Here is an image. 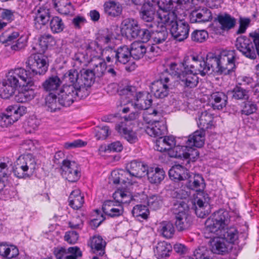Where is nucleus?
I'll return each mask as SVG.
<instances>
[{
    "label": "nucleus",
    "mask_w": 259,
    "mask_h": 259,
    "mask_svg": "<svg viewBox=\"0 0 259 259\" xmlns=\"http://www.w3.org/2000/svg\"><path fill=\"white\" fill-rule=\"evenodd\" d=\"M239 60L235 50H223L220 55L208 53L205 58L209 73L216 72L221 74L229 75L235 71L236 63Z\"/></svg>",
    "instance_id": "obj_1"
},
{
    "label": "nucleus",
    "mask_w": 259,
    "mask_h": 259,
    "mask_svg": "<svg viewBox=\"0 0 259 259\" xmlns=\"http://www.w3.org/2000/svg\"><path fill=\"white\" fill-rule=\"evenodd\" d=\"M147 167L148 166L141 161L132 160L126 164L125 170L112 172V182L114 184H119L121 182L125 185L124 188L128 190V186L136 183L137 179L145 175Z\"/></svg>",
    "instance_id": "obj_2"
},
{
    "label": "nucleus",
    "mask_w": 259,
    "mask_h": 259,
    "mask_svg": "<svg viewBox=\"0 0 259 259\" xmlns=\"http://www.w3.org/2000/svg\"><path fill=\"white\" fill-rule=\"evenodd\" d=\"M115 201H105L102 205V210L105 215L110 218H116L122 215L123 207L122 204L130 203L132 199L130 188L123 187L118 189L113 194Z\"/></svg>",
    "instance_id": "obj_3"
},
{
    "label": "nucleus",
    "mask_w": 259,
    "mask_h": 259,
    "mask_svg": "<svg viewBox=\"0 0 259 259\" xmlns=\"http://www.w3.org/2000/svg\"><path fill=\"white\" fill-rule=\"evenodd\" d=\"M161 19L163 23L167 26L174 39L182 41L188 38L190 25L184 20H178L177 15L175 12H169L161 16Z\"/></svg>",
    "instance_id": "obj_4"
},
{
    "label": "nucleus",
    "mask_w": 259,
    "mask_h": 259,
    "mask_svg": "<svg viewBox=\"0 0 259 259\" xmlns=\"http://www.w3.org/2000/svg\"><path fill=\"white\" fill-rule=\"evenodd\" d=\"M230 221V216L227 210L221 209L214 212L205 221L204 236L206 238L218 236L224 228L228 226Z\"/></svg>",
    "instance_id": "obj_5"
},
{
    "label": "nucleus",
    "mask_w": 259,
    "mask_h": 259,
    "mask_svg": "<svg viewBox=\"0 0 259 259\" xmlns=\"http://www.w3.org/2000/svg\"><path fill=\"white\" fill-rule=\"evenodd\" d=\"M62 82H65L61 90L64 92L65 96H68L69 102L71 100H76L79 98V93L80 92V78L78 71L74 69L66 72L62 78ZM70 102H69V103Z\"/></svg>",
    "instance_id": "obj_6"
},
{
    "label": "nucleus",
    "mask_w": 259,
    "mask_h": 259,
    "mask_svg": "<svg viewBox=\"0 0 259 259\" xmlns=\"http://www.w3.org/2000/svg\"><path fill=\"white\" fill-rule=\"evenodd\" d=\"M36 167V161L32 155H22L15 162L13 172L19 178L30 177L33 175Z\"/></svg>",
    "instance_id": "obj_7"
},
{
    "label": "nucleus",
    "mask_w": 259,
    "mask_h": 259,
    "mask_svg": "<svg viewBox=\"0 0 259 259\" xmlns=\"http://www.w3.org/2000/svg\"><path fill=\"white\" fill-rule=\"evenodd\" d=\"M120 95H126L128 98L133 97L135 103L134 107L139 110H146L152 105L153 100L151 94L147 92H137L136 87L127 85L120 91Z\"/></svg>",
    "instance_id": "obj_8"
},
{
    "label": "nucleus",
    "mask_w": 259,
    "mask_h": 259,
    "mask_svg": "<svg viewBox=\"0 0 259 259\" xmlns=\"http://www.w3.org/2000/svg\"><path fill=\"white\" fill-rule=\"evenodd\" d=\"M31 75L24 68H16L8 73L4 81L5 83L16 90L18 87L24 86L26 84L32 86L33 79H31Z\"/></svg>",
    "instance_id": "obj_9"
},
{
    "label": "nucleus",
    "mask_w": 259,
    "mask_h": 259,
    "mask_svg": "<svg viewBox=\"0 0 259 259\" xmlns=\"http://www.w3.org/2000/svg\"><path fill=\"white\" fill-rule=\"evenodd\" d=\"M183 201L175 203L171 208V212L175 215V225L178 231L188 229L192 224L191 217L186 212Z\"/></svg>",
    "instance_id": "obj_10"
},
{
    "label": "nucleus",
    "mask_w": 259,
    "mask_h": 259,
    "mask_svg": "<svg viewBox=\"0 0 259 259\" xmlns=\"http://www.w3.org/2000/svg\"><path fill=\"white\" fill-rule=\"evenodd\" d=\"M48 58L41 54H35L28 58L26 62L29 69L27 70L28 74H31V79L36 74H44L48 70L49 64Z\"/></svg>",
    "instance_id": "obj_11"
},
{
    "label": "nucleus",
    "mask_w": 259,
    "mask_h": 259,
    "mask_svg": "<svg viewBox=\"0 0 259 259\" xmlns=\"http://www.w3.org/2000/svg\"><path fill=\"white\" fill-rule=\"evenodd\" d=\"M68 96H65L64 92L61 90L59 93H49L45 98L46 106L47 108V110L50 112H55L57 110H59L61 106L68 107L70 106L74 102V100H71L70 103H69Z\"/></svg>",
    "instance_id": "obj_12"
},
{
    "label": "nucleus",
    "mask_w": 259,
    "mask_h": 259,
    "mask_svg": "<svg viewBox=\"0 0 259 259\" xmlns=\"http://www.w3.org/2000/svg\"><path fill=\"white\" fill-rule=\"evenodd\" d=\"M235 47L245 57L252 60L256 59V54L252 38L240 36L236 39Z\"/></svg>",
    "instance_id": "obj_13"
},
{
    "label": "nucleus",
    "mask_w": 259,
    "mask_h": 259,
    "mask_svg": "<svg viewBox=\"0 0 259 259\" xmlns=\"http://www.w3.org/2000/svg\"><path fill=\"white\" fill-rule=\"evenodd\" d=\"M180 184L181 186L185 185L186 188H188L190 191L191 190H194L199 192L200 196L203 195L205 183L201 175L194 174L189 171V175L185 181L182 182Z\"/></svg>",
    "instance_id": "obj_14"
},
{
    "label": "nucleus",
    "mask_w": 259,
    "mask_h": 259,
    "mask_svg": "<svg viewBox=\"0 0 259 259\" xmlns=\"http://www.w3.org/2000/svg\"><path fill=\"white\" fill-rule=\"evenodd\" d=\"M62 176L70 182H75L81 176L80 168L77 163L69 160H64L61 166Z\"/></svg>",
    "instance_id": "obj_15"
},
{
    "label": "nucleus",
    "mask_w": 259,
    "mask_h": 259,
    "mask_svg": "<svg viewBox=\"0 0 259 259\" xmlns=\"http://www.w3.org/2000/svg\"><path fill=\"white\" fill-rule=\"evenodd\" d=\"M171 76L164 77L155 81L151 85V91L157 98L163 99L167 96L169 89L172 88Z\"/></svg>",
    "instance_id": "obj_16"
},
{
    "label": "nucleus",
    "mask_w": 259,
    "mask_h": 259,
    "mask_svg": "<svg viewBox=\"0 0 259 259\" xmlns=\"http://www.w3.org/2000/svg\"><path fill=\"white\" fill-rule=\"evenodd\" d=\"M34 11V27L39 30L45 26L50 21L51 19L50 10L44 7H36Z\"/></svg>",
    "instance_id": "obj_17"
},
{
    "label": "nucleus",
    "mask_w": 259,
    "mask_h": 259,
    "mask_svg": "<svg viewBox=\"0 0 259 259\" xmlns=\"http://www.w3.org/2000/svg\"><path fill=\"white\" fill-rule=\"evenodd\" d=\"M190 59L192 60V63H189V69L194 71L196 74H200L204 76L209 73V67H207L205 59L198 56H190Z\"/></svg>",
    "instance_id": "obj_18"
},
{
    "label": "nucleus",
    "mask_w": 259,
    "mask_h": 259,
    "mask_svg": "<svg viewBox=\"0 0 259 259\" xmlns=\"http://www.w3.org/2000/svg\"><path fill=\"white\" fill-rule=\"evenodd\" d=\"M214 21L219 24L222 30L227 31L233 29L237 23V19L226 12L218 14Z\"/></svg>",
    "instance_id": "obj_19"
},
{
    "label": "nucleus",
    "mask_w": 259,
    "mask_h": 259,
    "mask_svg": "<svg viewBox=\"0 0 259 259\" xmlns=\"http://www.w3.org/2000/svg\"><path fill=\"white\" fill-rule=\"evenodd\" d=\"M152 41L155 44H162L165 42L168 36L167 26L162 21L158 23L154 28H152Z\"/></svg>",
    "instance_id": "obj_20"
},
{
    "label": "nucleus",
    "mask_w": 259,
    "mask_h": 259,
    "mask_svg": "<svg viewBox=\"0 0 259 259\" xmlns=\"http://www.w3.org/2000/svg\"><path fill=\"white\" fill-rule=\"evenodd\" d=\"M212 19L211 12L207 8L204 7L193 11L190 15L191 23H205Z\"/></svg>",
    "instance_id": "obj_21"
},
{
    "label": "nucleus",
    "mask_w": 259,
    "mask_h": 259,
    "mask_svg": "<svg viewBox=\"0 0 259 259\" xmlns=\"http://www.w3.org/2000/svg\"><path fill=\"white\" fill-rule=\"evenodd\" d=\"M179 79L181 84L185 89L194 88L199 82L197 75L189 68L187 70H183Z\"/></svg>",
    "instance_id": "obj_22"
},
{
    "label": "nucleus",
    "mask_w": 259,
    "mask_h": 259,
    "mask_svg": "<svg viewBox=\"0 0 259 259\" xmlns=\"http://www.w3.org/2000/svg\"><path fill=\"white\" fill-rule=\"evenodd\" d=\"M122 25L127 37L135 39L139 36L141 28L136 20L133 19H126L122 21Z\"/></svg>",
    "instance_id": "obj_23"
},
{
    "label": "nucleus",
    "mask_w": 259,
    "mask_h": 259,
    "mask_svg": "<svg viewBox=\"0 0 259 259\" xmlns=\"http://www.w3.org/2000/svg\"><path fill=\"white\" fill-rule=\"evenodd\" d=\"M155 11V8L151 4L150 5H144V6L142 7L140 16L143 20L147 23L146 25L149 28H154L157 24L156 22L153 21Z\"/></svg>",
    "instance_id": "obj_24"
},
{
    "label": "nucleus",
    "mask_w": 259,
    "mask_h": 259,
    "mask_svg": "<svg viewBox=\"0 0 259 259\" xmlns=\"http://www.w3.org/2000/svg\"><path fill=\"white\" fill-rule=\"evenodd\" d=\"M192 152H195V150L190 148L188 145L177 146L175 145L168 151V154L171 157L187 159L190 158ZM195 153H196L197 152L195 151Z\"/></svg>",
    "instance_id": "obj_25"
},
{
    "label": "nucleus",
    "mask_w": 259,
    "mask_h": 259,
    "mask_svg": "<svg viewBox=\"0 0 259 259\" xmlns=\"http://www.w3.org/2000/svg\"><path fill=\"white\" fill-rule=\"evenodd\" d=\"M145 175L147 176L148 180L150 183L158 185L164 179L165 171L163 168L158 167L148 166Z\"/></svg>",
    "instance_id": "obj_26"
},
{
    "label": "nucleus",
    "mask_w": 259,
    "mask_h": 259,
    "mask_svg": "<svg viewBox=\"0 0 259 259\" xmlns=\"http://www.w3.org/2000/svg\"><path fill=\"white\" fill-rule=\"evenodd\" d=\"M62 83L61 79L57 75H52L42 83L41 87L45 91L49 93H57Z\"/></svg>",
    "instance_id": "obj_27"
},
{
    "label": "nucleus",
    "mask_w": 259,
    "mask_h": 259,
    "mask_svg": "<svg viewBox=\"0 0 259 259\" xmlns=\"http://www.w3.org/2000/svg\"><path fill=\"white\" fill-rule=\"evenodd\" d=\"M205 136V131H195L189 136L186 144L191 148L193 147L201 148L204 144Z\"/></svg>",
    "instance_id": "obj_28"
},
{
    "label": "nucleus",
    "mask_w": 259,
    "mask_h": 259,
    "mask_svg": "<svg viewBox=\"0 0 259 259\" xmlns=\"http://www.w3.org/2000/svg\"><path fill=\"white\" fill-rule=\"evenodd\" d=\"M153 249L157 259H166L170 256L172 246L170 244L163 241L159 242Z\"/></svg>",
    "instance_id": "obj_29"
},
{
    "label": "nucleus",
    "mask_w": 259,
    "mask_h": 259,
    "mask_svg": "<svg viewBox=\"0 0 259 259\" xmlns=\"http://www.w3.org/2000/svg\"><path fill=\"white\" fill-rule=\"evenodd\" d=\"M213 119L212 115L207 111L199 113L197 123L199 130L215 128L213 124Z\"/></svg>",
    "instance_id": "obj_30"
},
{
    "label": "nucleus",
    "mask_w": 259,
    "mask_h": 259,
    "mask_svg": "<svg viewBox=\"0 0 259 259\" xmlns=\"http://www.w3.org/2000/svg\"><path fill=\"white\" fill-rule=\"evenodd\" d=\"M189 171L181 165L174 166L169 171L170 178L178 180L177 186H181L180 184L184 182L189 175Z\"/></svg>",
    "instance_id": "obj_31"
},
{
    "label": "nucleus",
    "mask_w": 259,
    "mask_h": 259,
    "mask_svg": "<svg viewBox=\"0 0 259 259\" xmlns=\"http://www.w3.org/2000/svg\"><path fill=\"white\" fill-rule=\"evenodd\" d=\"M90 245L94 253L101 256L105 254L106 242L101 236H94L91 238Z\"/></svg>",
    "instance_id": "obj_32"
},
{
    "label": "nucleus",
    "mask_w": 259,
    "mask_h": 259,
    "mask_svg": "<svg viewBox=\"0 0 259 259\" xmlns=\"http://www.w3.org/2000/svg\"><path fill=\"white\" fill-rule=\"evenodd\" d=\"M211 104L213 109L222 110L228 102V97L224 92H216L210 95Z\"/></svg>",
    "instance_id": "obj_33"
},
{
    "label": "nucleus",
    "mask_w": 259,
    "mask_h": 259,
    "mask_svg": "<svg viewBox=\"0 0 259 259\" xmlns=\"http://www.w3.org/2000/svg\"><path fill=\"white\" fill-rule=\"evenodd\" d=\"M157 150L160 152L169 151L176 144L175 138L173 136L160 137L156 142Z\"/></svg>",
    "instance_id": "obj_34"
},
{
    "label": "nucleus",
    "mask_w": 259,
    "mask_h": 259,
    "mask_svg": "<svg viewBox=\"0 0 259 259\" xmlns=\"http://www.w3.org/2000/svg\"><path fill=\"white\" fill-rule=\"evenodd\" d=\"M190 63L191 62L189 56L185 57L182 63H171L169 66L170 73L174 76H177V78H179L183 70H187L189 69Z\"/></svg>",
    "instance_id": "obj_35"
},
{
    "label": "nucleus",
    "mask_w": 259,
    "mask_h": 259,
    "mask_svg": "<svg viewBox=\"0 0 259 259\" xmlns=\"http://www.w3.org/2000/svg\"><path fill=\"white\" fill-rule=\"evenodd\" d=\"M130 50L131 57L135 60H139L147 53V47L141 42L135 41L131 44Z\"/></svg>",
    "instance_id": "obj_36"
},
{
    "label": "nucleus",
    "mask_w": 259,
    "mask_h": 259,
    "mask_svg": "<svg viewBox=\"0 0 259 259\" xmlns=\"http://www.w3.org/2000/svg\"><path fill=\"white\" fill-rule=\"evenodd\" d=\"M209 243L211 251L216 254H222L227 250V245L225 240L218 236L210 238Z\"/></svg>",
    "instance_id": "obj_37"
},
{
    "label": "nucleus",
    "mask_w": 259,
    "mask_h": 259,
    "mask_svg": "<svg viewBox=\"0 0 259 259\" xmlns=\"http://www.w3.org/2000/svg\"><path fill=\"white\" fill-rule=\"evenodd\" d=\"M69 205L74 209H78L84 203V197L79 189L71 192L68 198Z\"/></svg>",
    "instance_id": "obj_38"
},
{
    "label": "nucleus",
    "mask_w": 259,
    "mask_h": 259,
    "mask_svg": "<svg viewBox=\"0 0 259 259\" xmlns=\"http://www.w3.org/2000/svg\"><path fill=\"white\" fill-rule=\"evenodd\" d=\"M116 58L115 64H126L131 59L130 48L127 46H123L116 49Z\"/></svg>",
    "instance_id": "obj_39"
},
{
    "label": "nucleus",
    "mask_w": 259,
    "mask_h": 259,
    "mask_svg": "<svg viewBox=\"0 0 259 259\" xmlns=\"http://www.w3.org/2000/svg\"><path fill=\"white\" fill-rule=\"evenodd\" d=\"M101 119L104 122L114 123L115 124V130H128L127 127L125 126V120H123L118 113L104 116Z\"/></svg>",
    "instance_id": "obj_40"
},
{
    "label": "nucleus",
    "mask_w": 259,
    "mask_h": 259,
    "mask_svg": "<svg viewBox=\"0 0 259 259\" xmlns=\"http://www.w3.org/2000/svg\"><path fill=\"white\" fill-rule=\"evenodd\" d=\"M249 92L248 89L236 84L232 90L228 91V94L236 100H247L249 98Z\"/></svg>",
    "instance_id": "obj_41"
},
{
    "label": "nucleus",
    "mask_w": 259,
    "mask_h": 259,
    "mask_svg": "<svg viewBox=\"0 0 259 259\" xmlns=\"http://www.w3.org/2000/svg\"><path fill=\"white\" fill-rule=\"evenodd\" d=\"M80 89L91 87L95 82V76L92 70L82 69L80 70Z\"/></svg>",
    "instance_id": "obj_42"
},
{
    "label": "nucleus",
    "mask_w": 259,
    "mask_h": 259,
    "mask_svg": "<svg viewBox=\"0 0 259 259\" xmlns=\"http://www.w3.org/2000/svg\"><path fill=\"white\" fill-rule=\"evenodd\" d=\"M219 236L229 243H235L238 239V231L235 227L227 226Z\"/></svg>",
    "instance_id": "obj_43"
},
{
    "label": "nucleus",
    "mask_w": 259,
    "mask_h": 259,
    "mask_svg": "<svg viewBox=\"0 0 259 259\" xmlns=\"http://www.w3.org/2000/svg\"><path fill=\"white\" fill-rule=\"evenodd\" d=\"M175 1L172 0H152L151 5L156 9L157 7L166 12L170 11L175 12L177 9V6H174Z\"/></svg>",
    "instance_id": "obj_44"
},
{
    "label": "nucleus",
    "mask_w": 259,
    "mask_h": 259,
    "mask_svg": "<svg viewBox=\"0 0 259 259\" xmlns=\"http://www.w3.org/2000/svg\"><path fill=\"white\" fill-rule=\"evenodd\" d=\"M54 5L57 11L63 15H67L73 11V6L68 0H54Z\"/></svg>",
    "instance_id": "obj_45"
},
{
    "label": "nucleus",
    "mask_w": 259,
    "mask_h": 259,
    "mask_svg": "<svg viewBox=\"0 0 259 259\" xmlns=\"http://www.w3.org/2000/svg\"><path fill=\"white\" fill-rule=\"evenodd\" d=\"M84 48L87 54L91 57H95L100 55L102 48L99 45L96 40L88 39L85 41Z\"/></svg>",
    "instance_id": "obj_46"
},
{
    "label": "nucleus",
    "mask_w": 259,
    "mask_h": 259,
    "mask_svg": "<svg viewBox=\"0 0 259 259\" xmlns=\"http://www.w3.org/2000/svg\"><path fill=\"white\" fill-rule=\"evenodd\" d=\"M160 234L166 238H171L175 233V229L172 223L168 221L162 222L159 227Z\"/></svg>",
    "instance_id": "obj_47"
},
{
    "label": "nucleus",
    "mask_w": 259,
    "mask_h": 259,
    "mask_svg": "<svg viewBox=\"0 0 259 259\" xmlns=\"http://www.w3.org/2000/svg\"><path fill=\"white\" fill-rule=\"evenodd\" d=\"M19 254L18 248L14 245H8L5 243L0 244V255L3 257L12 258Z\"/></svg>",
    "instance_id": "obj_48"
},
{
    "label": "nucleus",
    "mask_w": 259,
    "mask_h": 259,
    "mask_svg": "<svg viewBox=\"0 0 259 259\" xmlns=\"http://www.w3.org/2000/svg\"><path fill=\"white\" fill-rule=\"evenodd\" d=\"M104 10L108 15L115 17L121 14L122 7L119 4H117L114 2H110L104 4Z\"/></svg>",
    "instance_id": "obj_49"
},
{
    "label": "nucleus",
    "mask_w": 259,
    "mask_h": 259,
    "mask_svg": "<svg viewBox=\"0 0 259 259\" xmlns=\"http://www.w3.org/2000/svg\"><path fill=\"white\" fill-rule=\"evenodd\" d=\"M191 194V192L186 188L185 185L177 186V187L171 191V196L172 198L178 199H186Z\"/></svg>",
    "instance_id": "obj_50"
},
{
    "label": "nucleus",
    "mask_w": 259,
    "mask_h": 259,
    "mask_svg": "<svg viewBox=\"0 0 259 259\" xmlns=\"http://www.w3.org/2000/svg\"><path fill=\"white\" fill-rule=\"evenodd\" d=\"M54 42V37L49 34H45L41 35L38 40V47L40 50H38L39 54L44 53L49 46H52Z\"/></svg>",
    "instance_id": "obj_51"
},
{
    "label": "nucleus",
    "mask_w": 259,
    "mask_h": 259,
    "mask_svg": "<svg viewBox=\"0 0 259 259\" xmlns=\"http://www.w3.org/2000/svg\"><path fill=\"white\" fill-rule=\"evenodd\" d=\"M50 27L53 33H58L64 30L65 24L61 18L54 16L50 20Z\"/></svg>",
    "instance_id": "obj_52"
},
{
    "label": "nucleus",
    "mask_w": 259,
    "mask_h": 259,
    "mask_svg": "<svg viewBox=\"0 0 259 259\" xmlns=\"http://www.w3.org/2000/svg\"><path fill=\"white\" fill-rule=\"evenodd\" d=\"M116 49H114L111 47H107L102 48L100 55L105 58L107 62H116Z\"/></svg>",
    "instance_id": "obj_53"
},
{
    "label": "nucleus",
    "mask_w": 259,
    "mask_h": 259,
    "mask_svg": "<svg viewBox=\"0 0 259 259\" xmlns=\"http://www.w3.org/2000/svg\"><path fill=\"white\" fill-rule=\"evenodd\" d=\"M132 214L136 218H141L143 219H147L149 214V211L146 205L138 204L135 206L132 210Z\"/></svg>",
    "instance_id": "obj_54"
},
{
    "label": "nucleus",
    "mask_w": 259,
    "mask_h": 259,
    "mask_svg": "<svg viewBox=\"0 0 259 259\" xmlns=\"http://www.w3.org/2000/svg\"><path fill=\"white\" fill-rule=\"evenodd\" d=\"M204 197V196H203ZM203 200L201 197H197L196 200V206L195 209L196 214L199 218H204L205 217L208 213V211H203L204 209V207L207 206V202L206 201V198H203Z\"/></svg>",
    "instance_id": "obj_55"
},
{
    "label": "nucleus",
    "mask_w": 259,
    "mask_h": 259,
    "mask_svg": "<svg viewBox=\"0 0 259 259\" xmlns=\"http://www.w3.org/2000/svg\"><path fill=\"white\" fill-rule=\"evenodd\" d=\"M208 33L205 30L196 29L194 30L191 34V40L193 41L199 43H201L205 41L208 38Z\"/></svg>",
    "instance_id": "obj_56"
},
{
    "label": "nucleus",
    "mask_w": 259,
    "mask_h": 259,
    "mask_svg": "<svg viewBox=\"0 0 259 259\" xmlns=\"http://www.w3.org/2000/svg\"><path fill=\"white\" fill-rule=\"evenodd\" d=\"M16 90L5 83L4 81L0 83V97L3 99H9L15 93Z\"/></svg>",
    "instance_id": "obj_57"
},
{
    "label": "nucleus",
    "mask_w": 259,
    "mask_h": 259,
    "mask_svg": "<svg viewBox=\"0 0 259 259\" xmlns=\"http://www.w3.org/2000/svg\"><path fill=\"white\" fill-rule=\"evenodd\" d=\"M18 120V117H14L12 114H0V125L2 127H8Z\"/></svg>",
    "instance_id": "obj_58"
},
{
    "label": "nucleus",
    "mask_w": 259,
    "mask_h": 259,
    "mask_svg": "<svg viewBox=\"0 0 259 259\" xmlns=\"http://www.w3.org/2000/svg\"><path fill=\"white\" fill-rule=\"evenodd\" d=\"M119 135L129 143L132 144L136 143L138 140V136L135 131H118Z\"/></svg>",
    "instance_id": "obj_59"
},
{
    "label": "nucleus",
    "mask_w": 259,
    "mask_h": 259,
    "mask_svg": "<svg viewBox=\"0 0 259 259\" xmlns=\"http://www.w3.org/2000/svg\"><path fill=\"white\" fill-rule=\"evenodd\" d=\"M239 28L236 31L237 34H241L246 32L247 28L250 26L251 19L249 18L240 17L239 18Z\"/></svg>",
    "instance_id": "obj_60"
},
{
    "label": "nucleus",
    "mask_w": 259,
    "mask_h": 259,
    "mask_svg": "<svg viewBox=\"0 0 259 259\" xmlns=\"http://www.w3.org/2000/svg\"><path fill=\"white\" fill-rule=\"evenodd\" d=\"M107 65L105 60L99 62L97 64H95L93 69L92 70L95 77H101L106 72Z\"/></svg>",
    "instance_id": "obj_61"
},
{
    "label": "nucleus",
    "mask_w": 259,
    "mask_h": 259,
    "mask_svg": "<svg viewBox=\"0 0 259 259\" xmlns=\"http://www.w3.org/2000/svg\"><path fill=\"white\" fill-rule=\"evenodd\" d=\"M22 87L23 89L22 92L27 101H28L33 99L35 96L34 90L36 88V86L34 85V81H33V85L32 86L26 84Z\"/></svg>",
    "instance_id": "obj_62"
},
{
    "label": "nucleus",
    "mask_w": 259,
    "mask_h": 259,
    "mask_svg": "<svg viewBox=\"0 0 259 259\" xmlns=\"http://www.w3.org/2000/svg\"><path fill=\"white\" fill-rule=\"evenodd\" d=\"M236 84L240 85L243 88V87H245V89H247L248 87L250 88L254 87V81L252 77L246 76H242L238 78V81Z\"/></svg>",
    "instance_id": "obj_63"
},
{
    "label": "nucleus",
    "mask_w": 259,
    "mask_h": 259,
    "mask_svg": "<svg viewBox=\"0 0 259 259\" xmlns=\"http://www.w3.org/2000/svg\"><path fill=\"white\" fill-rule=\"evenodd\" d=\"M209 251L204 246L198 247L193 252L196 259H210L208 256Z\"/></svg>",
    "instance_id": "obj_64"
}]
</instances>
